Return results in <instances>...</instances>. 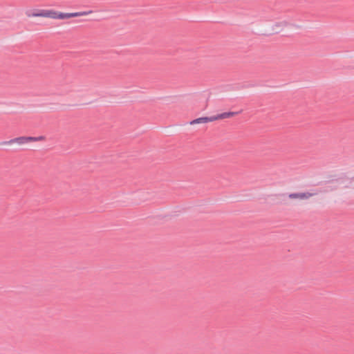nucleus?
<instances>
[{
  "mask_svg": "<svg viewBox=\"0 0 354 354\" xmlns=\"http://www.w3.org/2000/svg\"><path fill=\"white\" fill-rule=\"evenodd\" d=\"M314 195L315 194L310 192H297L288 194V198L291 200L305 201Z\"/></svg>",
  "mask_w": 354,
  "mask_h": 354,
  "instance_id": "7ed1b4c3",
  "label": "nucleus"
},
{
  "mask_svg": "<svg viewBox=\"0 0 354 354\" xmlns=\"http://www.w3.org/2000/svg\"><path fill=\"white\" fill-rule=\"evenodd\" d=\"M238 112H234V111H229V112H224L220 114H218L216 115H213L210 117H202L198 118L197 119H195L192 120L190 124H201V123H207V122H212L216 120H222L227 118H231L236 115H238Z\"/></svg>",
  "mask_w": 354,
  "mask_h": 354,
  "instance_id": "f03ea898",
  "label": "nucleus"
},
{
  "mask_svg": "<svg viewBox=\"0 0 354 354\" xmlns=\"http://www.w3.org/2000/svg\"><path fill=\"white\" fill-rule=\"evenodd\" d=\"M91 10L73 13H63L53 10H28L26 15L28 17H44L50 19H64L71 17L86 16L92 13Z\"/></svg>",
  "mask_w": 354,
  "mask_h": 354,
  "instance_id": "f257e3e1",
  "label": "nucleus"
},
{
  "mask_svg": "<svg viewBox=\"0 0 354 354\" xmlns=\"http://www.w3.org/2000/svg\"><path fill=\"white\" fill-rule=\"evenodd\" d=\"M40 138L35 137H19L15 139H12L9 141L10 144H18V145H24L28 143L29 142H35L40 140Z\"/></svg>",
  "mask_w": 354,
  "mask_h": 354,
  "instance_id": "20e7f679",
  "label": "nucleus"
}]
</instances>
